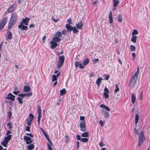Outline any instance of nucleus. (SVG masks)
<instances>
[{
	"label": "nucleus",
	"mask_w": 150,
	"mask_h": 150,
	"mask_svg": "<svg viewBox=\"0 0 150 150\" xmlns=\"http://www.w3.org/2000/svg\"><path fill=\"white\" fill-rule=\"evenodd\" d=\"M17 18V14L16 13H12L8 23V28L11 29L15 23Z\"/></svg>",
	"instance_id": "obj_1"
},
{
	"label": "nucleus",
	"mask_w": 150,
	"mask_h": 150,
	"mask_svg": "<svg viewBox=\"0 0 150 150\" xmlns=\"http://www.w3.org/2000/svg\"><path fill=\"white\" fill-rule=\"evenodd\" d=\"M134 135H138L139 137L138 145V146H139L142 144L145 139V137L144 135V133L143 131H141L140 133H139L138 131L136 129H135Z\"/></svg>",
	"instance_id": "obj_2"
},
{
	"label": "nucleus",
	"mask_w": 150,
	"mask_h": 150,
	"mask_svg": "<svg viewBox=\"0 0 150 150\" xmlns=\"http://www.w3.org/2000/svg\"><path fill=\"white\" fill-rule=\"evenodd\" d=\"M137 76L136 74H134L131 77L128 85L130 87H132L134 86L135 84L136 83V80L137 78Z\"/></svg>",
	"instance_id": "obj_3"
},
{
	"label": "nucleus",
	"mask_w": 150,
	"mask_h": 150,
	"mask_svg": "<svg viewBox=\"0 0 150 150\" xmlns=\"http://www.w3.org/2000/svg\"><path fill=\"white\" fill-rule=\"evenodd\" d=\"M64 57L63 55L61 56L58 57L59 61L57 65V69L60 68L63 65L64 60Z\"/></svg>",
	"instance_id": "obj_4"
},
{
	"label": "nucleus",
	"mask_w": 150,
	"mask_h": 150,
	"mask_svg": "<svg viewBox=\"0 0 150 150\" xmlns=\"http://www.w3.org/2000/svg\"><path fill=\"white\" fill-rule=\"evenodd\" d=\"M8 19L7 17H5L3 19L1 20L0 21V31L4 29L7 23Z\"/></svg>",
	"instance_id": "obj_5"
},
{
	"label": "nucleus",
	"mask_w": 150,
	"mask_h": 150,
	"mask_svg": "<svg viewBox=\"0 0 150 150\" xmlns=\"http://www.w3.org/2000/svg\"><path fill=\"white\" fill-rule=\"evenodd\" d=\"M100 107L102 108L101 111L103 114L105 112H107V111H106L105 110L109 112L110 111L109 108L105 105L103 104H101L100 105Z\"/></svg>",
	"instance_id": "obj_6"
},
{
	"label": "nucleus",
	"mask_w": 150,
	"mask_h": 150,
	"mask_svg": "<svg viewBox=\"0 0 150 150\" xmlns=\"http://www.w3.org/2000/svg\"><path fill=\"white\" fill-rule=\"evenodd\" d=\"M34 118V116L32 114H30L29 115V117L26 120V123L28 126L30 125L31 122Z\"/></svg>",
	"instance_id": "obj_7"
},
{
	"label": "nucleus",
	"mask_w": 150,
	"mask_h": 150,
	"mask_svg": "<svg viewBox=\"0 0 150 150\" xmlns=\"http://www.w3.org/2000/svg\"><path fill=\"white\" fill-rule=\"evenodd\" d=\"M30 20V18H27V17H25L24 19H22V21L20 22L19 26V27L23 23L25 25H28V23L29 21Z\"/></svg>",
	"instance_id": "obj_8"
},
{
	"label": "nucleus",
	"mask_w": 150,
	"mask_h": 150,
	"mask_svg": "<svg viewBox=\"0 0 150 150\" xmlns=\"http://www.w3.org/2000/svg\"><path fill=\"white\" fill-rule=\"evenodd\" d=\"M24 140L25 141L26 144H31L33 142L31 138L27 136H25L23 137Z\"/></svg>",
	"instance_id": "obj_9"
},
{
	"label": "nucleus",
	"mask_w": 150,
	"mask_h": 150,
	"mask_svg": "<svg viewBox=\"0 0 150 150\" xmlns=\"http://www.w3.org/2000/svg\"><path fill=\"white\" fill-rule=\"evenodd\" d=\"M15 96L12 95L11 93H8L7 95V96L6 97V98L7 99L14 101Z\"/></svg>",
	"instance_id": "obj_10"
},
{
	"label": "nucleus",
	"mask_w": 150,
	"mask_h": 150,
	"mask_svg": "<svg viewBox=\"0 0 150 150\" xmlns=\"http://www.w3.org/2000/svg\"><path fill=\"white\" fill-rule=\"evenodd\" d=\"M80 127L81 130L82 131H85V124L84 121H81L80 123Z\"/></svg>",
	"instance_id": "obj_11"
},
{
	"label": "nucleus",
	"mask_w": 150,
	"mask_h": 150,
	"mask_svg": "<svg viewBox=\"0 0 150 150\" xmlns=\"http://www.w3.org/2000/svg\"><path fill=\"white\" fill-rule=\"evenodd\" d=\"M103 95L105 98V99L108 98L109 97L108 94L109 93V91L108 88L106 87H105Z\"/></svg>",
	"instance_id": "obj_12"
},
{
	"label": "nucleus",
	"mask_w": 150,
	"mask_h": 150,
	"mask_svg": "<svg viewBox=\"0 0 150 150\" xmlns=\"http://www.w3.org/2000/svg\"><path fill=\"white\" fill-rule=\"evenodd\" d=\"M41 109L40 106H38V125L40 124V122L41 117Z\"/></svg>",
	"instance_id": "obj_13"
},
{
	"label": "nucleus",
	"mask_w": 150,
	"mask_h": 150,
	"mask_svg": "<svg viewBox=\"0 0 150 150\" xmlns=\"http://www.w3.org/2000/svg\"><path fill=\"white\" fill-rule=\"evenodd\" d=\"M15 4L13 3L8 8L7 10V12L8 13H10L15 10Z\"/></svg>",
	"instance_id": "obj_14"
},
{
	"label": "nucleus",
	"mask_w": 150,
	"mask_h": 150,
	"mask_svg": "<svg viewBox=\"0 0 150 150\" xmlns=\"http://www.w3.org/2000/svg\"><path fill=\"white\" fill-rule=\"evenodd\" d=\"M83 24L81 21H80L76 24V26L79 29H81L82 28Z\"/></svg>",
	"instance_id": "obj_15"
},
{
	"label": "nucleus",
	"mask_w": 150,
	"mask_h": 150,
	"mask_svg": "<svg viewBox=\"0 0 150 150\" xmlns=\"http://www.w3.org/2000/svg\"><path fill=\"white\" fill-rule=\"evenodd\" d=\"M136 100V95L132 93L131 96V102L133 104L134 103Z\"/></svg>",
	"instance_id": "obj_16"
},
{
	"label": "nucleus",
	"mask_w": 150,
	"mask_h": 150,
	"mask_svg": "<svg viewBox=\"0 0 150 150\" xmlns=\"http://www.w3.org/2000/svg\"><path fill=\"white\" fill-rule=\"evenodd\" d=\"M61 40L59 38L55 37L53 38L52 41L57 43V42H59Z\"/></svg>",
	"instance_id": "obj_17"
},
{
	"label": "nucleus",
	"mask_w": 150,
	"mask_h": 150,
	"mask_svg": "<svg viewBox=\"0 0 150 150\" xmlns=\"http://www.w3.org/2000/svg\"><path fill=\"white\" fill-rule=\"evenodd\" d=\"M50 44H51L50 47L52 49L55 48L57 45V43L54 42L52 41L50 42Z\"/></svg>",
	"instance_id": "obj_18"
},
{
	"label": "nucleus",
	"mask_w": 150,
	"mask_h": 150,
	"mask_svg": "<svg viewBox=\"0 0 150 150\" xmlns=\"http://www.w3.org/2000/svg\"><path fill=\"white\" fill-rule=\"evenodd\" d=\"M109 20L110 23H111L112 22V13L111 11H110L109 13Z\"/></svg>",
	"instance_id": "obj_19"
},
{
	"label": "nucleus",
	"mask_w": 150,
	"mask_h": 150,
	"mask_svg": "<svg viewBox=\"0 0 150 150\" xmlns=\"http://www.w3.org/2000/svg\"><path fill=\"white\" fill-rule=\"evenodd\" d=\"M14 91L13 92V93L14 94L16 95L19 93V91L18 90L17 86H15L14 87Z\"/></svg>",
	"instance_id": "obj_20"
},
{
	"label": "nucleus",
	"mask_w": 150,
	"mask_h": 150,
	"mask_svg": "<svg viewBox=\"0 0 150 150\" xmlns=\"http://www.w3.org/2000/svg\"><path fill=\"white\" fill-rule=\"evenodd\" d=\"M7 34H8V35L7 37V40H11L12 37V33L11 32L9 31L7 32Z\"/></svg>",
	"instance_id": "obj_21"
},
{
	"label": "nucleus",
	"mask_w": 150,
	"mask_h": 150,
	"mask_svg": "<svg viewBox=\"0 0 150 150\" xmlns=\"http://www.w3.org/2000/svg\"><path fill=\"white\" fill-rule=\"evenodd\" d=\"M20 27H19V25L18 26V27L19 29H21L22 30H26L28 29V27L24 25L23 24H22L21 25H20Z\"/></svg>",
	"instance_id": "obj_22"
},
{
	"label": "nucleus",
	"mask_w": 150,
	"mask_h": 150,
	"mask_svg": "<svg viewBox=\"0 0 150 150\" xmlns=\"http://www.w3.org/2000/svg\"><path fill=\"white\" fill-rule=\"evenodd\" d=\"M65 27L67 29V31L68 32L69 31L71 32L72 30L73 27H71L69 24H66L65 25Z\"/></svg>",
	"instance_id": "obj_23"
},
{
	"label": "nucleus",
	"mask_w": 150,
	"mask_h": 150,
	"mask_svg": "<svg viewBox=\"0 0 150 150\" xmlns=\"http://www.w3.org/2000/svg\"><path fill=\"white\" fill-rule=\"evenodd\" d=\"M11 135L9 134L6 137L4 138V141H6V142L8 143V142L10 141L11 138Z\"/></svg>",
	"instance_id": "obj_24"
},
{
	"label": "nucleus",
	"mask_w": 150,
	"mask_h": 150,
	"mask_svg": "<svg viewBox=\"0 0 150 150\" xmlns=\"http://www.w3.org/2000/svg\"><path fill=\"white\" fill-rule=\"evenodd\" d=\"M23 90L24 92H28L30 91V87L27 86H24L23 88Z\"/></svg>",
	"instance_id": "obj_25"
},
{
	"label": "nucleus",
	"mask_w": 150,
	"mask_h": 150,
	"mask_svg": "<svg viewBox=\"0 0 150 150\" xmlns=\"http://www.w3.org/2000/svg\"><path fill=\"white\" fill-rule=\"evenodd\" d=\"M89 62V59L87 58L83 62V65L84 66H86L87 65Z\"/></svg>",
	"instance_id": "obj_26"
},
{
	"label": "nucleus",
	"mask_w": 150,
	"mask_h": 150,
	"mask_svg": "<svg viewBox=\"0 0 150 150\" xmlns=\"http://www.w3.org/2000/svg\"><path fill=\"white\" fill-rule=\"evenodd\" d=\"M67 92L65 88H64L62 90H61L60 91V96H62L65 94Z\"/></svg>",
	"instance_id": "obj_27"
},
{
	"label": "nucleus",
	"mask_w": 150,
	"mask_h": 150,
	"mask_svg": "<svg viewBox=\"0 0 150 150\" xmlns=\"http://www.w3.org/2000/svg\"><path fill=\"white\" fill-rule=\"evenodd\" d=\"M34 148V145L32 144L28 146L27 147V149L26 150H33V149Z\"/></svg>",
	"instance_id": "obj_28"
},
{
	"label": "nucleus",
	"mask_w": 150,
	"mask_h": 150,
	"mask_svg": "<svg viewBox=\"0 0 150 150\" xmlns=\"http://www.w3.org/2000/svg\"><path fill=\"white\" fill-rule=\"evenodd\" d=\"M113 6L114 7H116L119 4V1L118 0H113Z\"/></svg>",
	"instance_id": "obj_29"
},
{
	"label": "nucleus",
	"mask_w": 150,
	"mask_h": 150,
	"mask_svg": "<svg viewBox=\"0 0 150 150\" xmlns=\"http://www.w3.org/2000/svg\"><path fill=\"white\" fill-rule=\"evenodd\" d=\"M102 79H103L102 78H99L98 79H97L96 80V83L98 86H99V85L100 84L101 81Z\"/></svg>",
	"instance_id": "obj_30"
},
{
	"label": "nucleus",
	"mask_w": 150,
	"mask_h": 150,
	"mask_svg": "<svg viewBox=\"0 0 150 150\" xmlns=\"http://www.w3.org/2000/svg\"><path fill=\"white\" fill-rule=\"evenodd\" d=\"M132 36V37L131 39V41L134 43H136V40L137 38V36L135 35H133Z\"/></svg>",
	"instance_id": "obj_31"
},
{
	"label": "nucleus",
	"mask_w": 150,
	"mask_h": 150,
	"mask_svg": "<svg viewBox=\"0 0 150 150\" xmlns=\"http://www.w3.org/2000/svg\"><path fill=\"white\" fill-rule=\"evenodd\" d=\"M115 89L114 91L115 93H116L117 92L120 90L117 84H115Z\"/></svg>",
	"instance_id": "obj_32"
},
{
	"label": "nucleus",
	"mask_w": 150,
	"mask_h": 150,
	"mask_svg": "<svg viewBox=\"0 0 150 150\" xmlns=\"http://www.w3.org/2000/svg\"><path fill=\"white\" fill-rule=\"evenodd\" d=\"M88 133L87 132H84L81 135V136L83 137H88Z\"/></svg>",
	"instance_id": "obj_33"
},
{
	"label": "nucleus",
	"mask_w": 150,
	"mask_h": 150,
	"mask_svg": "<svg viewBox=\"0 0 150 150\" xmlns=\"http://www.w3.org/2000/svg\"><path fill=\"white\" fill-rule=\"evenodd\" d=\"M55 36L59 38L61 37H62V33L60 32H57L55 34Z\"/></svg>",
	"instance_id": "obj_34"
},
{
	"label": "nucleus",
	"mask_w": 150,
	"mask_h": 150,
	"mask_svg": "<svg viewBox=\"0 0 150 150\" xmlns=\"http://www.w3.org/2000/svg\"><path fill=\"white\" fill-rule=\"evenodd\" d=\"M44 135L45 137L47 139L50 143L52 145V143H51V142H50V138H49L48 136L47 135V134L46 133H45L44 134Z\"/></svg>",
	"instance_id": "obj_35"
},
{
	"label": "nucleus",
	"mask_w": 150,
	"mask_h": 150,
	"mask_svg": "<svg viewBox=\"0 0 150 150\" xmlns=\"http://www.w3.org/2000/svg\"><path fill=\"white\" fill-rule=\"evenodd\" d=\"M122 16L120 14H119L117 16V19L118 21L119 22H121L122 21Z\"/></svg>",
	"instance_id": "obj_36"
},
{
	"label": "nucleus",
	"mask_w": 150,
	"mask_h": 150,
	"mask_svg": "<svg viewBox=\"0 0 150 150\" xmlns=\"http://www.w3.org/2000/svg\"><path fill=\"white\" fill-rule=\"evenodd\" d=\"M88 139L87 138H82L81 139V142L86 143L88 142Z\"/></svg>",
	"instance_id": "obj_37"
},
{
	"label": "nucleus",
	"mask_w": 150,
	"mask_h": 150,
	"mask_svg": "<svg viewBox=\"0 0 150 150\" xmlns=\"http://www.w3.org/2000/svg\"><path fill=\"white\" fill-rule=\"evenodd\" d=\"M103 114L105 118H108L110 116L109 113L107 112H105V113Z\"/></svg>",
	"instance_id": "obj_38"
},
{
	"label": "nucleus",
	"mask_w": 150,
	"mask_h": 150,
	"mask_svg": "<svg viewBox=\"0 0 150 150\" xmlns=\"http://www.w3.org/2000/svg\"><path fill=\"white\" fill-rule=\"evenodd\" d=\"M12 123L11 122H9L7 123L6 125L9 128L10 130H11L12 129Z\"/></svg>",
	"instance_id": "obj_39"
},
{
	"label": "nucleus",
	"mask_w": 150,
	"mask_h": 150,
	"mask_svg": "<svg viewBox=\"0 0 150 150\" xmlns=\"http://www.w3.org/2000/svg\"><path fill=\"white\" fill-rule=\"evenodd\" d=\"M136 47L132 45L130 46V49L131 51H134L136 50Z\"/></svg>",
	"instance_id": "obj_40"
},
{
	"label": "nucleus",
	"mask_w": 150,
	"mask_h": 150,
	"mask_svg": "<svg viewBox=\"0 0 150 150\" xmlns=\"http://www.w3.org/2000/svg\"><path fill=\"white\" fill-rule=\"evenodd\" d=\"M72 30L73 32L74 33H76L79 32V31L76 28L75 26L73 27Z\"/></svg>",
	"instance_id": "obj_41"
},
{
	"label": "nucleus",
	"mask_w": 150,
	"mask_h": 150,
	"mask_svg": "<svg viewBox=\"0 0 150 150\" xmlns=\"http://www.w3.org/2000/svg\"><path fill=\"white\" fill-rule=\"evenodd\" d=\"M52 82H53L54 81H57V78L56 77V75H53L52 76Z\"/></svg>",
	"instance_id": "obj_42"
},
{
	"label": "nucleus",
	"mask_w": 150,
	"mask_h": 150,
	"mask_svg": "<svg viewBox=\"0 0 150 150\" xmlns=\"http://www.w3.org/2000/svg\"><path fill=\"white\" fill-rule=\"evenodd\" d=\"M139 119V117L137 114H136L135 116V123L137 124L138 122V120Z\"/></svg>",
	"instance_id": "obj_43"
},
{
	"label": "nucleus",
	"mask_w": 150,
	"mask_h": 150,
	"mask_svg": "<svg viewBox=\"0 0 150 150\" xmlns=\"http://www.w3.org/2000/svg\"><path fill=\"white\" fill-rule=\"evenodd\" d=\"M138 34L137 31L135 29H134L132 33V36L134 35H137Z\"/></svg>",
	"instance_id": "obj_44"
},
{
	"label": "nucleus",
	"mask_w": 150,
	"mask_h": 150,
	"mask_svg": "<svg viewBox=\"0 0 150 150\" xmlns=\"http://www.w3.org/2000/svg\"><path fill=\"white\" fill-rule=\"evenodd\" d=\"M81 62H79L76 61L75 62V66L76 68H77L79 65L80 64Z\"/></svg>",
	"instance_id": "obj_45"
},
{
	"label": "nucleus",
	"mask_w": 150,
	"mask_h": 150,
	"mask_svg": "<svg viewBox=\"0 0 150 150\" xmlns=\"http://www.w3.org/2000/svg\"><path fill=\"white\" fill-rule=\"evenodd\" d=\"M104 76L105 77V79L106 80H108L110 77L109 76L108 74H104Z\"/></svg>",
	"instance_id": "obj_46"
},
{
	"label": "nucleus",
	"mask_w": 150,
	"mask_h": 150,
	"mask_svg": "<svg viewBox=\"0 0 150 150\" xmlns=\"http://www.w3.org/2000/svg\"><path fill=\"white\" fill-rule=\"evenodd\" d=\"M8 143L7 142H6V141H3L1 142V144L4 147H6V144H7Z\"/></svg>",
	"instance_id": "obj_47"
},
{
	"label": "nucleus",
	"mask_w": 150,
	"mask_h": 150,
	"mask_svg": "<svg viewBox=\"0 0 150 150\" xmlns=\"http://www.w3.org/2000/svg\"><path fill=\"white\" fill-rule=\"evenodd\" d=\"M51 145H52V144L51 145L49 143H47V146L49 150H52V149L51 146Z\"/></svg>",
	"instance_id": "obj_48"
},
{
	"label": "nucleus",
	"mask_w": 150,
	"mask_h": 150,
	"mask_svg": "<svg viewBox=\"0 0 150 150\" xmlns=\"http://www.w3.org/2000/svg\"><path fill=\"white\" fill-rule=\"evenodd\" d=\"M99 124L102 127H103L104 125L105 122L102 120H100L99 122Z\"/></svg>",
	"instance_id": "obj_49"
},
{
	"label": "nucleus",
	"mask_w": 150,
	"mask_h": 150,
	"mask_svg": "<svg viewBox=\"0 0 150 150\" xmlns=\"http://www.w3.org/2000/svg\"><path fill=\"white\" fill-rule=\"evenodd\" d=\"M17 100L20 104H22L23 103V101L21 98L18 97L17 98Z\"/></svg>",
	"instance_id": "obj_50"
},
{
	"label": "nucleus",
	"mask_w": 150,
	"mask_h": 150,
	"mask_svg": "<svg viewBox=\"0 0 150 150\" xmlns=\"http://www.w3.org/2000/svg\"><path fill=\"white\" fill-rule=\"evenodd\" d=\"M29 126H27L25 128V130L26 131L30 132V127Z\"/></svg>",
	"instance_id": "obj_51"
},
{
	"label": "nucleus",
	"mask_w": 150,
	"mask_h": 150,
	"mask_svg": "<svg viewBox=\"0 0 150 150\" xmlns=\"http://www.w3.org/2000/svg\"><path fill=\"white\" fill-rule=\"evenodd\" d=\"M79 66V68L81 69H83L84 67V66L83 65L82 63L81 62L80 63V64Z\"/></svg>",
	"instance_id": "obj_52"
},
{
	"label": "nucleus",
	"mask_w": 150,
	"mask_h": 150,
	"mask_svg": "<svg viewBox=\"0 0 150 150\" xmlns=\"http://www.w3.org/2000/svg\"><path fill=\"white\" fill-rule=\"evenodd\" d=\"M76 138L77 140L81 141V136L79 134H77L76 136Z\"/></svg>",
	"instance_id": "obj_53"
},
{
	"label": "nucleus",
	"mask_w": 150,
	"mask_h": 150,
	"mask_svg": "<svg viewBox=\"0 0 150 150\" xmlns=\"http://www.w3.org/2000/svg\"><path fill=\"white\" fill-rule=\"evenodd\" d=\"M18 96L19 97H21L23 98L25 96V94L21 93V94H19L18 95Z\"/></svg>",
	"instance_id": "obj_54"
},
{
	"label": "nucleus",
	"mask_w": 150,
	"mask_h": 150,
	"mask_svg": "<svg viewBox=\"0 0 150 150\" xmlns=\"http://www.w3.org/2000/svg\"><path fill=\"white\" fill-rule=\"evenodd\" d=\"M8 117L10 118L12 116V113L11 111H9L8 113Z\"/></svg>",
	"instance_id": "obj_55"
},
{
	"label": "nucleus",
	"mask_w": 150,
	"mask_h": 150,
	"mask_svg": "<svg viewBox=\"0 0 150 150\" xmlns=\"http://www.w3.org/2000/svg\"><path fill=\"white\" fill-rule=\"evenodd\" d=\"M25 96H28V97H29V96H32V93H31L30 92V93H25Z\"/></svg>",
	"instance_id": "obj_56"
},
{
	"label": "nucleus",
	"mask_w": 150,
	"mask_h": 150,
	"mask_svg": "<svg viewBox=\"0 0 150 150\" xmlns=\"http://www.w3.org/2000/svg\"><path fill=\"white\" fill-rule=\"evenodd\" d=\"M132 56L133 57V59L134 60L135 59V57L136 56L135 54L134 53H132Z\"/></svg>",
	"instance_id": "obj_57"
},
{
	"label": "nucleus",
	"mask_w": 150,
	"mask_h": 150,
	"mask_svg": "<svg viewBox=\"0 0 150 150\" xmlns=\"http://www.w3.org/2000/svg\"><path fill=\"white\" fill-rule=\"evenodd\" d=\"M67 33V30L66 29L64 30L62 32V35H65Z\"/></svg>",
	"instance_id": "obj_58"
},
{
	"label": "nucleus",
	"mask_w": 150,
	"mask_h": 150,
	"mask_svg": "<svg viewBox=\"0 0 150 150\" xmlns=\"http://www.w3.org/2000/svg\"><path fill=\"white\" fill-rule=\"evenodd\" d=\"M139 68L138 67L136 72L134 74H136V75H137V76H138V74H139Z\"/></svg>",
	"instance_id": "obj_59"
},
{
	"label": "nucleus",
	"mask_w": 150,
	"mask_h": 150,
	"mask_svg": "<svg viewBox=\"0 0 150 150\" xmlns=\"http://www.w3.org/2000/svg\"><path fill=\"white\" fill-rule=\"evenodd\" d=\"M99 145L100 146V147H101L105 146V145L103 144L102 142H101L99 143Z\"/></svg>",
	"instance_id": "obj_60"
},
{
	"label": "nucleus",
	"mask_w": 150,
	"mask_h": 150,
	"mask_svg": "<svg viewBox=\"0 0 150 150\" xmlns=\"http://www.w3.org/2000/svg\"><path fill=\"white\" fill-rule=\"evenodd\" d=\"M71 20L70 18H69L67 20V22L68 23L67 24H69L70 23H71Z\"/></svg>",
	"instance_id": "obj_61"
},
{
	"label": "nucleus",
	"mask_w": 150,
	"mask_h": 150,
	"mask_svg": "<svg viewBox=\"0 0 150 150\" xmlns=\"http://www.w3.org/2000/svg\"><path fill=\"white\" fill-rule=\"evenodd\" d=\"M80 120H82V121H84V116H80Z\"/></svg>",
	"instance_id": "obj_62"
},
{
	"label": "nucleus",
	"mask_w": 150,
	"mask_h": 150,
	"mask_svg": "<svg viewBox=\"0 0 150 150\" xmlns=\"http://www.w3.org/2000/svg\"><path fill=\"white\" fill-rule=\"evenodd\" d=\"M25 134L27 135H28L30 136L31 137H33V135L31 133H26Z\"/></svg>",
	"instance_id": "obj_63"
},
{
	"label": "nucleus",
	"mask_w": 150,
	"mask_h": 150,
	"mask_svg": "<svg viewBox=\"0 0 150 150\" xmlns=\"http://www.w3.org/2000/svg\"><path fill=\"white\" fill-rule=\"evenodd\" d=\"M139 100H142L143 99V95H140L139 98Z\"/></svg>",
	"instance_id": "obj_64"
}]
</instances>
